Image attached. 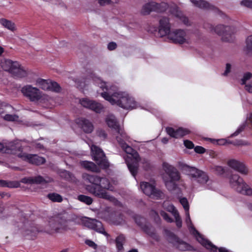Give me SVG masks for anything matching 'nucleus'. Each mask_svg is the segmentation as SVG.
<instances>
[{
  "mask_svg": "<svg viewBox=\"0 0 252 252\" xmlns=\"http://www.w3.org/2000/svg\"><path fill=\"white\" fill-rule=\"evenodd\" d=\"M88 79H92L94 83L101 89L102 92L100 93V95L112 105L116 104L125 109H132L137 107V103L134 98L126 92L119 91L117 86L106 85L105 82L93 73L88 75Z\"/></svg>",
  "mask_w": 252,
  "mask_h": 252,
  "instance_id": "nucleus-1",
  "label": "nucleus"
},
{
  "mask_svg": "<svg viewBox=\"0 0 252 252\" xmlns=\"http://www.w3.org/2000/svg\"><path fill=\"white\" fill-rule=\"evenodd\" d=\"M158 32L161 36L167 35L168 38L173 43L180 44L189 43V38L185 31L175 30L170 31V24L167 17H162L159 20Z\"/></svg>",
  "mask_w": 252,
  "mask_h": 252,
  "instance_id": "nucleus-2",
  "label": "nucleus"
},
{
  "mask_svg": "<svg viewBox=\"0 0 252 252\" xmlns=\"http://www.w3.org/2000/svg\"><path fill=\"white\" fill-rule=\"evenodd\" d=\"M116 138L123 150L129 155L126 159V162L131 175L135 177L138 171V163L140 160L139 155L132 148L125 143V140L127 139V135L126 138H123L120 136H116Z\"/></svg>",
  "mask_w": 252,
  "mask_h": 252,
  "instance_id": "nucleus-3",
  "label": "nucleus"
},
{
  "mask_svg": "<svg viewBox=\"0 0 252 252\" xmlns=\"http://www.w3.org/2000/svg\"><path fill=\"white\" fill-rule=\"evenodd\" d=\"M86 189L91 194L97 197L112 201L114 198L106 190H113V187L109 180L105 177H101L98 186H87Z\"/></svg>",
  "mask_w": 252,
  "mask_h": 252,
  "instance_id": "nucleus-4",
  "label": "nucleus"
},
{
  "mask_svg": "<svg viewBox=\"0 0 252 252\" xmlns=\"http://www.w3.org/2000/svg\"><path fill=\"white\" fill-rule=\"evenodd\" d=\"M73 221L67 219L65 216L55 217L49 222L50 228L46 229V232L52 234L53 233H62L68 230H72V223Z\"/></svg>",
  "mask_w": 252,
  "mask_h": 252,
  "instance_id": "nucleus-5",
  "label": "nucleus"
},
{
  "mask_svg": "<svg viewBox=\"0 0 252 252\" xmlns=\"http://www.w3.org/2000/svg\"><path fill=\"white\" fill-rule=\"evenodd\" d=\"M179 167L183 173L200 184L204 185L209 181V177L205 172L194 167L180 162Z\"/></svg>",
  "mask_w": 252,
  "mask_h": 252,
  "instance_id": "nucleus-6",
  "label": "nucleus"
},
{
  "mask_svg": "<svg viewBox=\"0 0 252 252\" xmlns=\"http://www.w3.org/2000/svg\"><path fill=\"white\" fill-rule=\"evenodd\" d=\"M229 179L230 187L237 192L248 196L252 195V189L238 174H231Z\"/></svg>",
  "mask_w": 252,
  "mask_h": 252,
  "instance_id": "nucleus-7",
  "label": "nucleus"
},
{
  "mask_svg": "<svg viewBox=\"0 0 252 252\" xmlns=\"http://www.w3.org/2000/svg\"><path fill=\"white\" fill-rule=\"evenodd\" d=\"M186 223H187L189 229L190 233H191L192 234L195 236L198 242L204 247H205L207 249L213 252H217L218 248L215 245H213L209 241L205 239L193 226V224L191 221V219L190 218L189 211L186 212Z\"/></svg>",
  "mask_w": 252,
  "mask_h": 252,
  "instance_id": "nucleus-8",
  "label": "nucleus"
},
{
  "mask_svg": "<svg viewBox=\"0 0 252 252\" xmlns=\"http://www.w3.org/2000/svg\"><path fill=\"white\" fill-rule=\"evenodd\" d=\"M1 65L4 70L9 72L15 77L23 78L27 75V71L17 62L7 59L1 62Z\"/></svg>",
  "mask_w": 252,
  "mask_h": 252,
  "instance_id": "nucleus-9",
  "label": "nucleus"
},
{
  "mask_svg": "<svg viewBox=\"0 0 252 252\" xmlns=\"http://www.w3.org/2000/svg\"><path fill=\"white\" fill-rule=\"evenodd\" d=\"M168 8V5L165 2L158 3L151 1L145 4L141 9V13L143 15H149L152 11L163 12Z\"/></svg>",
  "mask_w": 252,
  "mask_h": 252,
  "instance_id": "nucleus-10",
  "label": "nucleus"
},
{
  "mask_svg": "<svg viewBox=\"0 0 252 252\" xmlns=\"http://www.w3.org/2000/svg\"><path fill=\"white\" fill-rule=\"evenodd\" d=\"M80 222L85 226L94 230L95 231L103 234L106 237H110V235L107 233L104 229L102 223L95 219H91L88 218H83L80 219Z\"/></svg>",
  "mask_w": 252,
  "mask_h": 252,
  "instance_id": "nucleus-11",
  "label": "nucleus"
},
{
  "mask_svg": "<svg viewBox=\"0 0 252 252\" xmlns=\"http://www.w3.org/2000/svg\"><path fill=\"white\" fill-rule=\"evenodd\" d=\"M91 149L93 159L97 164L102 168H108L109 166V163L106 159L103 151L95 145H92Z\"/></svg>",
  "mask_w": 252,
  "mask_h": 252,
  "instance_id": "nucleus-12",
  "label": "nucleus"
},
{
  "mask_svg": "<svg viewBox=\"0 0 252 252\" xmlns=\"http://www.w3.org/2000/svg\"><path fill=\"white\" fill-rule=\"evenodd\" d=\"M211 30L221 36L222 40L225 41H230L231 35L236 32L233 27L225 26L223 25H218L215 27H213Z\"/></svg>",
  "mask_w": 252,
  "mask_h": 252,
  "instance_id": "nucleus-13",
  "label": "nucleus"
},
{
  "mask_svg": "<svg viewBox=\"0 0 252 252\" xmlns=\"http://www.w3.org/2000/svg\"><path fill=\"white\" fill-rule=\"evenodd\" d=\"M140 188L144 193L153 198L158 199L162 195V192L155 188V183L142 182L140 183Z\"/></svg>",
  "mask_w": 252,
  "mask_h": 252,
  "instance_id": "nucleus-14",
  "label": "nucleus"
},
{
  "mask_svg": "<svg viewBox=\"0 0 252 252\" xmlns=\"http://www.w3.org/2000/svg\"><path fill=\"white\" fill-rule=\"evenodd\" d=\"M21 91L23 94L32 101H38L42 97V93L39 90L32 87L31 85L24 86Z\"/></svg>",
  "mask_w": 252,
  "mask_h": 252,
  "instance_id": "nucleus-15",
  "label": "nucleus"
},
{
  "mask_svg": "<svg viewBox=\"0 0 252 252\" xmlns=\"http://www.w3.org/2000/svg\"><path fill=\"white\" fill-rule=\"evenodd\" d=\"M106 123L108 126L113 130L117 134L123 138H126V134L121 128L118 123L115 117L113 115H108L106 118Z\"/></svg>",
  "mask_w": 252,
  "mask_h": 252,
  "instance_id": "nucleus-16",
  "label": "nucleus"
},
{
  "mask_svg": "<svg viewBox=\"0 0 252 252\" xmlns=\"http://www.w3.org/2000/svg\"><path fill=\"white\" fill-rule=\"evenodd\" d=\"M36 84L41 89L45 91H51L58 93L61 90V87L57 82H52L49 80L38 79L36 81Z\"/></svg>",
  "mask_w": 252,
  "mask_h": 252,
  "instance_id": "nucleus-17",
  "label": "nucleus"
},
{
  "mask_svg": "<svg viewBox=\"0 0 252 252\" xmlns=\"http://www.w3.org/2000/svg\"><path fill=\"white\" fill-rule=\"evenodd\" d=\"M227 165L229 167L242 175H247L249 172L247 165L243 162L240 160L231 159L227 161Z\"/></svg>",
  "mask_w": 252,
  "mask_h": 252,
  "instance_id": "nucleus-18",
  "label": "nucleus"
},
{
  "mask_svg": "<svg viewBox=\"0 0 252 252\" xmlns=\"http://www.w3.org/2000/svg\"><path fill=\"white\" fill-rule=\"evenodd\" d=\"M80 103L83 107L91 109L96 113H100L103 108L101 104L86 98L80 100Z\"/></svg>",
  "mask_w": 252,
  "mask_h": 252,
  "instance_id": "nucleus-19",
  "label": "nucleus"
},
{
  "mask_svg": "<svg viewBox=\"0 0 252 252\" xmlns=\"http://www.w3.org/2000/svg\"><path fill=\"white\" fill-rule=\"evenodd\" d=\"M18 157L28 161L30 163L37 165L44 163L46 161L44 158L38 156L36 155L20 154L18 155Z\"/></svg>",
  "mask_w": 252,
  "mask_h": 252,
  "instance_id": "nucleus-20",
  "label": "nucleus"
},
{
  "mask_svg": "<svg viewBox=\"0 0 252 252\" xmlns=\"http://www.w3.org/2000/svg\"><path fill=\"white\" fill-rule=\"evenodd\" d=\"M162 166L164 170L168 175L170 180L178 181L180 179V173L174 166L166 162H163Z\"/></svg>",
  "mask_w": 252,
  "mask_h": 252,
  "instance_id": "nucleus-21",
  "label": "nucleus"
},
{
  "mask_svg": "<svg viewBox=\"0 0 252 252\" xmlns=\"http://www.w3.org/2000/svg\"><path fill=\"white\" fill-rule=\"evenodd\" d=\"M166 131L169 135L175 138H181L189 133V130L182 127L174 129L173 127H167L166 128Z\"/></svg>",
  "mask_w": 252,
  "mask_h": 252,
  "instance_id": "nucleus-22",
  "label": "nucleus"
},
{
  "mask_svg": "<svg viewBox=\"0 0 252 252\" xmlns=\"http://www.w3.org/2000/svg\"><path fill=\"white\" fill-rule=\"evenodd\" d=\"M76 124L85 133H91L94 130L92 123L86 119H78L76 120Z\"/></svg>",
  "mask_w": 252,
  "mask_h": 252,
  "instance_id": "nucleus-23",
  "label": "nucleus"
},
{
  "mask_svg": "<svg viewBox=\"0 0 252 252\" xmlns=\"http://www.w3.org/2000/svg\"><path fill=\"white\" fill-rule=\"evenodd\" d=\"M170 237H171V242L174 243L179 250L182 251H185L190 249V246L189 245L180 240L173 233H170Z\"/></svg>",
  "mask_w": 252,
  "mask_h": 252,
  "instance_id": "nucleus-24",
  "label": "nucleus"
},
{
  "mask_svg": "<svg viewBox=\"0 0 252 252\" xmlns=\"http://www.w3.org/2000/svg\"><path fill=\"white\" fill-rule=\"evenodd\" d=\"M5 151H7V153L17 155L18 156L20 154H23L22 153V148L18 143L10 142L5 146Z\"/></svg>",
  "mask_w": 252,
  "mask_h": 252,
  "instance_id": "nucleus-25",
  "label": "nucleus"
},
{
  "mask_svg": "<svg viewBox=\"0 0 252 252\" xmlns=\"http://www.w3.org/2000/svg\"><path fill=\"white\" fill-rule=\"evenodd\" d=\"M170 12L173 16L179 19L184 24L186 25L189 24L188 18L183 14L182 12L179 10L177 6H174L170 7Z\"/></svg>",
  "mask_w": 252,
  "mask_h": 252,
  "instance_id": "nucleus-26",
  "label": "nucleus"
},
{
  "mask_svg": "<svg viewBox=\"0 0 252 252\" xmlns=\"http://www.w3.org/2000/svg\"><path fill=\"white\" fill-rule=\"evenodd\" d=\"M80 164L86 170L94 172H98L99 169L94 162L87 160L80 161Z\"/></svg>",
  "mask_w": 252,
  "mask_h": 252,
  "instance_id": "nucleus-27",
  "label": "nucleus"
},
{
  "mask_svg": "<svg viewBox=\"0 0 252 252\" xmlns=\"http://www.w3.org/2000/svg\"><path fill=\"white\" fill-rule=\"evenodd\" d=\"M196 7L202 9H213L215 7L204 0H190Z\"/></svg>",
  "mask_w": 252,
  "mask_h": 252,
  "instance_id": "nucleus-28",
  "label": "nucleus"
},
{
  "mask_svg": "<svg viewBox=\"0 0 252 252\" xmlns=\"http://www.w3.org/2000/svg\"><path fill=\"white\" fill-rule=\"evenodd\" d=\"M0 24L5 28L12 32L16 31V28L15 24L12 21L5 18L0 19Z\"/></svg>",
  "mask_w": 252,
  "mask_h": 252,
  "instance_id": "nucleus-29",
  "label": "nucleus"
},
{
  "mask_svg": "<svg viewBox=\"0 0 252 252\" xmlns=\"http://www.w3.org/2000/svg\"><path fill=\"white\" fill-rule=\"evenodd\" d=\"M100 178L97 175L88 174L86 179L92 184L87 186H93L95 188L100 183Z\"/></svg>",
  "mask_w": 252,
  "mask_h": 252,
  "instance_id": "nucleus-30",
  "label": "nucleus"
},
{
  "mask_svg": "<svg viewBox=\"0 0 252 252\" xmlns=\"http://www.w3.org/2000/svg\"><path fill=\"white\" fill-rule=\"evenodd\" d=\"M126 238L123 234H120L116 239V245L118 252H123V245L125 243Z\"/></svg>",
  "mask_w": 252,
  "mask_h": 252,
  "instance_id": "nucleus-31",
  "label": "nucleus"
},
{
  "mask_svg": "<svg viewBox=\"0 0 252 252\" xmlns=\"http://www.w3.org/2000/svg\"><path fill=\"white\" fill-rule=\"evenodd\" d=\"M162 207L166 211L171 212L173 216L174 215L175 212H178L174 206L168 201H164L162 204Z\"/></svg>",
  "mask_w": 252,
  "mask_h": 252,
  "instance_id": "nucleus-32",
  "label": "nucleus"
},
{
  "mask_svg": "<svg viewBox=\"0 0 252 252\" xmlns=\"http://www.w3.org/2000/svg\"><path fill=\"white\" fill-rule=\"evenodd\" d=\"M19 184L16 182L6 181L0 180V187L13 188H17Z\"/></svg>",
  "mask_w": 252,
  "mask_h": 252,
  "instance_id": "nucleus-33",
  "label": "nucleus"
},
{
  "mask_svg": "<svg viewBox=\"0 0 252 252\" xmlns=\"http://www.w3.org/2000/svg\"><path fill=\"white\" fill-rule=\"evenodd\" d=\"M47 197L53 202H61L63 201L62 196L57 193H51L47 195Z\"/></svg>",
  "mask_w": 252,
  "mask_h": 252,
  "instance_id": "nucleus-34",
  "label": "nucleus"
},
{
  "mask_svg": "<svg viewBox=\"0 0 252 252\" xmlns=\"http://www.w3.org/2000/svg\"><path fill=\"white\" fill-rule=\"evenodd\" d=\"M175 182L177 181L170 179L169 180L165 181V185L169 190H173L176 189L177 185L176 184Z\"/></svg>",
  "mask_w": 252,
  "mask_h": 252,
  "instance_id": "nucleus-35",
  "label": "nucleus"
},
{
  "mask_svg": "<svg viewBox=\"0 0 252 252\" xmlns=\"http://www.w3.org/2000/svg\"><path fill=\"white\" fill-rule=\"evenodd\" d=\"M33 178V183L39 184L43 183H49L53 181V180L51 179H48V180H45L42 176H38L36 177H32Z\"/></svg>",
  "mask_w": 252,
  "mask_h": 252,
  "instance_id": "nucleus-36",
  "label": "nucleus"
},
{
  "mask_svg": "<svg viewBox=\"0 0 252 252\" xmlns=\"http://www.w3.org/2000/svg\"><path fill=\"white\" fill-rule=\"evenodd\" d=\"M78 199L87 205H90L93 202V199L91 197L85 195H79L78 196Z\"/></svg>",
  "mask_w": 252,
  "mask_h": 252,
  "instance_id": "nucleus-37",
  "label": "nucleus"
},
{
  "mask_svg": "<svg viewBox=\"0 0 252 252\" xmlns=\"http://www.w3.org/2000/svg\"><path fill=\"white\" fill-rule=\"evenodd\" d=\"M246 51L249 53H252V35L248 36L246 39Z\"/></svg>",
  "mask_w": 252,
  "mask_h": 252,
  "instance_id": "nucleus-38",
  "label": "nucleus"
},
{
  "mask_svg": "<svg viewBox=\"0 0 252 252\" xmlns=\"http://www.w3.org/2000/svg\"><path fill=\"white\" fill-rule=\"evenodd\" d=\"M60 176L66 180H70L71 179L72 174L69 171L63 170L60 172Z\"/></svg>",
  "mask_w": 252,
  "mask_h": 252,
  "instance_id": "nucleus-39",
  "label": "nucleus"
},
{
  "mask_svg": "<svg viewBox=\"0 0 252 252\" xmlns=\"http://www.w3.org/2000/svg\"><path fill=\"white\" fill-rule=\"evenodd\" d=\"M112 222L114 224L116 225L124 223L125 222V220L123 218V216L121 215H119L117 218L113 220Z\"/></svg>",
  "mask_w": 252,
  "mask_h": 252,
  "instance_id": "nucleus-40",
  "label": "nucleus"
},
{
  "mask_svg": "<svg viewBox=\"0 0 252 252\" xmlns=\"http://www.w3.org/2000/svg\"><path fill=\"white\" fill-rule=\"evenodd\" d=\"M180 202L184 207L185 212L189 211V205L187 198L185 197L181 198Z\"/></svg>",
  "mask_w": 252,
  "mask_h": 252,
  "instance_id": "nucleus-41",
  "label": "nucleus"
},
{
  "mask_svg": "<svg viewBox=\"0 0 252 252\" xmlns=\"http://www.w3.org/2000/svg\"><path fill=\"white\" fill-rule=\"evenodd\" d=\"M173 216L175 218L177 226L179 228L181 227L182 224V220L180 217L179 213L175 212V214Z\"/></svg>",
  "mask_w": 252,
  "mask_h": 252,
  "instance_id": "nucleus-42",
  "label": "nucleus"
},
{
  "mask_svg": "<svg viewBox=\"0 0 252 252\" xmlns=\"http://www.w3.org/2000/svg\"><path fill=\"white\" fill-rule=\"evenodd\" d=\"M3 118L7 121H15L18 119V116L16 115L6 114Z\"/></svg>",
  "mask_w": 252,
  "mask_h": 252,
  "instance_id": "nucleus-43",
  "label": "nucleus"
},
{
  "mask_svg": "<svg viewBox=\"0 0 252 252\" xmlns=\"http://www.w3.org/2000/svg\"><path fill=\"white\" fill-rule=\"evenodd\" d=\"M246 126V124L245 123L241 125L231 135V137H234L238 135L240 132L244 130Z\"/></svg>",
  "mask_w": 252,
  "mask_h": 252,
  "instance_id": "nucleus-44",
  "label": "nucleus"
},
{
  "mask_svg": "<svg viewBox=\"0 0 252 252\" xmlns=\"http://www.w3.org/2000/svg\"><path fill=\"white\" fill-rule=\"evenodd\" d=\"M242 6H245L248 8L252 9V0H243L240 2Z\"/></svg>",
  "mask_w": 252,
  "mask_h": 252,
  "instance_id": "nucleus-45",
  "label": "nucleus"
},
{
  "mask_svg": "<svg viewBox=\"0 0 252 252\" xmlns=\"http://www.w3.org/2000/svg\"><path fill=\"white\" fill-rule=\"evenodd\" d=\"M212 169L213 171L216 172V174L219 175L223 174L224 172V168L220 166L215 165L212 167Z\"/></svg>",
  "mask_w": 252,
  "mask_h": 252,
  "instance_id": "nucleus-46",
  "label": "nucleus"
},
{
  "mask_svg": "<svg viewBox=\"0 0 252 252\" xmlns=\"http://www.w3.org/2000/svg\"><path fill=\"white\" fill-rule=\"evenodd\" d=\"M142 163L143 164V167L146 170H148L151 168V164L150 161L146 158H143L142 159Z\"/></svg>",
  "mask_w": 252,
  "mask_h": 252,
  "instance_id": "nucleus-47",
  "label": "nucleus"
},
{
  "mask_svg": "<svg viewBox=\"0 0 252 252\" xmlns=\"http://www.w3.org/2000/svg\"><path fill=\"white\" fill-rule=\"evenodd\" d=\"M252 77V74L250 72H247L244 74L243 78L242 79V84H246V81Z\"/></svg>",
  "mask_w": 252,
  "mask_h": 252,
  "instance_id": "nucleus-48",
  "label": "nucleus"
},
{
  "mask_svg": "<svg viewBox=\"0 0 252 252\" xmlns=\"http://www.w3.org/2000/svg\"><path fill=\"white\" fill-rule=\"evenodd\" d=\"M136 223L139 226H142L143 223L145 222V219L140 216H136L134 217Z\"/></svg>",
  "mask_w": 252,
  "mask_h": 252,
  "instance_id": "nucleus-49",
  "label": "nucleus"
},
{
  "mask_svg": "<svg viewBox=\"0 0 252 252\" xmlns=\"http://www.w3.org/2000/svg\"><path fill=\"white\" fill-rule=\"evenodd\" d=\"M160 215L166 221L168 222H171L173 221V220L168 215L167 213H166L164 211H160Z\"/></svg>",
  "mask_w": 252,
  "mask_h": 252,
  "instance_id": "nucleus-50",
  "label": "nucleus"
},
{
  "mask_svg": "<svg viewBox=\"0 0 252 252\" xmlns=\"http://www.w3.org/2000/svg\"><path fill=\"white\" fill-rule=\"evenodd\" d=\"M97 134L99 137L102 138L103 139L107 137V134L105 133V131L102 129L97 130Z\"/></svg>",
  "mask_w": 252,
  "mask_h": 252,
  "instance_id": "nucleus-51",
  "label": "nucleus"
},
{
  "mask_svg": "<svg viewBox=\"0 0 252 252\" xmlns=\"http://www.w3.org/2000/svg\"><path fill=\"white\" fill-rule=\"evenodd\" d=\"M184 144L185 146L188 149H191L194 147L193 143L189 140H184Z\"/></svg>",
  "mask_w": 252,
  "mask_h": 252,
  "instance_id": "nucleus-52",
  "label": "nucleus"
},
{
  "mask_svg": "<svg viewBox=\"0 0 252 252\" xmlns=\"http://www.w3.org/2000/svg\"><path fill=\"white\" fill-rule=\"evenodd\" d=\"M22 182L24 184H33L32 177H26L22 179Z\"/></svg>",
  "mask_w": 252,
  "mask_h": 252,
  "instance_id": "nucleus-53",
  "label": "nucleus"
},
{
  "mask_svg": "<svg viewBox=\"0 0 252 252\" xmlns=\"http://www.w3.org/2000/svg\"><path fill=\"white\" fill-rule=\"evenodd\" d=\"M194 151L197 153L203 154L205 153V149L201 146H197L194 148Z\"/></svg>",
  "mask_w": 252,
  "mask_h": 252,
  "instance_id": "nucleus-54",
  "label": "nucleus"
},
{
  "mask_svg": "<svg viewBox=\"0 0 252 252\" xmlns=\"http://www.w3.org/2000/svg\"><path fill=\"white\" fill-rule=\"evenodd\" d=\"M85 243L86 245L89 246L90 247H92L94 249H96L97 247L96 244H95L94 242L90 240H87L85 241Z\"/></svg>",
  "mask_w": 252,
  "mask_h": 252,
  "instance_id": "nucleus-55",
  "label": "nucleus"
},
{
  "mask_svg": "<svg viewBox=\"0 0 252 252\" xmlns=\"http://www.w3.org/2000/svg\"><path fill=\"white\" fill-rule=\"evenodd\" d=\"M100 5L109 4L111 3V0H97Z\"/></svg>",
  "mask_w": 252,
  "mask_h": 252,
  "instance_id": "nucleus-56",
  "label": "nucleus"
},
{
  "mask_svg": "<svg viewBox=\"0 0 252 252\" xmlns=\"http://www.w3.org/2000/svg\"><path fill=\"white\" fill-rule=\"evenodd\" d=\"M117 47V44L115 42H110L107 46V48L109 50H113Z\"/></svg>",
  "mask_w": 252,
  "mask_h": 252,
  "instance_id": "nucleus-57",
  "label": "nucleus"
},
{
  "mask_svg": "<svg viewBox=\"0 0 252 252\" xmlns=\"http://www.w3.org/2000/svg\"><path fill=\"white\" fill-rule=\"evenodd\" d=\"M234 145H249V143L247 142H243L242 140H239L236 141L235 143H233Z\"/></svg>",
  "mask_w": 252,
  "mask_h": 252,
  "instance_id": "nucleus-58",
  "label": "nucleus"
},
{
  "mask_svg": "<svg viewBox=\"0 0 252 252\" xmlns=\"http://www.w3.org/2000/svg\"><path fill=\"white\" fill-rule=\"evenodd\" d=\"M151 215L154 217L155 220L158 221L159 220L158 215L156 211L152 210L151 212Z\"/></svg>",
  "mask_w": 252,
  "mask_h": 252,
  "instance_id": "nucleus-59",
  "label": "nucleus"
},
{
  "mask_svg": "<svg viewBox=\"0 0 252 252\" xmlns=\"http://www.w3.org/2000/svg\"><path fill=\"white\" fill-rule=\"evenodd\" d=\"M231 69V65L229 63H227L226 65V69L223 73V75L224 76H226L227 75V74L230 72Z\"/></svg>",
  "mask_w": 252,
  "mask_h": 252,
  "instance_id": "nucleus-60",
  "label": "nucleus"
},
{
  "mask_svg": "<svg viewBox=\"0 0 252 252\" xmlns=\"http://www.w3.org/2000/svg\"><path fill=\"white\" fill-rule=\"evenodd\" d=\"M246 90L249 93H252V84H248L245 85Z\"/></svg>",
  "mask_w": 252,
  "mask_h": 252,
  "instance_id": "nucleus-61",
  "label": "nucleus"
},
{
  "mask_svg": "<svg viewBox=\"0 0 252 252\" xmlns=\"http://www.w3.org/2000/svg\"><path fill=\"white\" fill-rule=\"evenodd\" d=\"M217 142L218 143V144L219 145H223L225 143V141L224 139H220V140H218Z\"/></svg>",
  "mask_w": 252,
  "mask_h": 252,
  "instance_id": "nucleus-62",
  "label": "nucleus"
},
{
  "mask_svg": "<svg viewBox=\"0 0 252 252\" xmlns=\"http://www.w3.org/2000/svg\"><path fill=\"white\" fill-rule=\"evenodd\" d=\"M168 139L166 137H164V138H162V139H161V142L163 144H166L168 142Z\"/></svg>",
  "mask_w": 252,
  "mask_h": 252,
  "instance_id": "nucleus-63",
  "label": "nucleus"
},
{
  "mask_svg": "<svg viewBox=\"0 0 252 252\" xmlns=\"http://www.w3.org/2000/svg\"><path fill=\"white\" fill-rule=\"evenodd\" d=\"M247 207L250 210L252 211V203H249L247 204Z\"/></svg>",
  "mask_w": 252,
  "mask_h": 252,
  "instance_id": "nucleus-64",
  "label": "nucleus"
}]
</instances>
